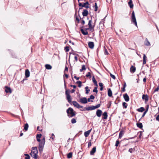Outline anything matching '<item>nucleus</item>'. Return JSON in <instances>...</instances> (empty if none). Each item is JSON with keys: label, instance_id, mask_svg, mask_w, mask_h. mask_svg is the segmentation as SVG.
Instances as JSON below:
<instances>
[{"label": "nucleus", "instance_id": "nucleus-18", "mask_svg": "<svg viewBox=\"0 0 159 159\" xmlns=\"http://www.w3.org/2000/svg\"><path fill=\"white\" fill-rule=\"evenodd\" d=\"M30 72L28 69H26L25 71V76L26 78H28L30 76Z\"/></svg>", "mask_w": 159, "mask_h": 159}, {"label": "nucleus", "instance_id": "nucleus-3", "mask_svg": "<svg viewBox=\"0 0 159 159\" xmlns=\"http://www.w3.org/2000/svg\"><path fill=\"white\" fill-rule=\"evenodd\" d=\"M66 112L68 114V116L69 117H72L76 114L75 111L71 107H69L67 110Z\"/></svg>", "mask_w": 159, "mask_h": 159}, {"label": "nucleus", "instance_id": "nucleus-39", "mask_svg": "<svg viewBox=\"0 0 159 159\" xmlns=\"http://www.w3.org/2000/svg\"><path fill=\"white\" fill-rule=\"evenodd\" d=\"M76 83L78 84V86L79 87H81V86L82 82L81 81H79L76 82Z\"/></svg>", "mask_w": 159, "mask_h": 159}, {"label": "nucleus", "instance_id": "nucleus-6", "mask_svg": "<svg viewBox=\"0 0 159 159\" xmlns=\"http://www.w3.org/2000/svg\"><path fill=\"white\" fill-rule=\"evenodd\" d=\"M45 143V139L44 137L43 139H42L41 141L40 142L39 144V147H43L44 144Z\"/></svg>", "mask_w": 159, "mask_h": 159}, {"label": "nucleus", "instance_id": "nucleus-32", "mask_svg": "<svg viewBox=\"0 0 159 159\" xmlns=\"http://www.w3.org/2000/svg\"><path fill=\"white\" fill-rule=\"evenodd\" d=\"M32 149L33 150L32 151H31L35 152L38 153L37 149L36 147H32Z\"/></svg>", "mask_w": 159, "mask_h": 159}, {"label": "nucleus", "instance_id": "nucleus-42", "mask_svg": "<svg viewBox=\"0 0 159 159\" xmlns=\"http://www.w3.org/2000/svg\"><path fill=\"white\" fill-rule=\"evenodd\" d=\"M86 76L87 77H89V78H91V73L90 72H88L87 74L86 75Z\"/></svg>", "mask_w": 159, "mask_h": 159}, {"label": "nucleus", "instance_id": "nucleus-22", "mask_svg": "<svg viewBox=\"0 0 159 159\" xmlns=\"http://www.w3.org/2000/svg\"><path fill=\"white\" fill-rule=\"evenodd\" d=\"M112 92L110 88L108 89V95L110 97H111L112 96Z\"/></svg>", "mask_w": 159, "mask_h": 159}, {"label": "nucleus", "instance_id": "nucleus-27", "mask_svg": "<svg viewBox=\"0 0 159 159\" xmlns=\"http://www.w3.org/2000/svg\"><path fill=\"white\" fill-rule=\"evenodd\" d=\"M72 102L73 104L75 107H78V106L79 104L76 101H73Z\"/></svg>", "mask_w": 159, "mask_h": 159}, {"label": "nucleus", "instance_id": "nucleus-53", "mask_svg": "<svg viewBox=\"0 0 159 159\" xmlns=\"http://www.w3.org/2000/svg\"><path fill=\"white\" fill-rule=\"evenodd\" d=\"M42 134H37L36 135L37 138H40L41 137Z\"/></svg>", "mask_w": 159, "mask_h": 159}, {"label": "nucleus", "instance_id": "nucleus-16", "mask_svg": "<svg viewBox=\"0 0 159 159\" xmlns=\"http://www.w3.org/2000/svg\"><path fill=\"white\" fill-rule=\"evenodd\" d=\"M144 44L146 46H149L150 45V43L148 41L147 38H146L144 41Z\"/></svg>", "mask_w": 159, "mask_h": 159}, {"label": "nucleus", "instance_id": "nucleus-17", "mask_svg": "<svg viewBox=\"0 0 159 159\" xmlns=\"http://www.w3.org/2000/svg\"><path fill=\"white\" fill-rule=\"evenodd\" d=\"M147 59V57L145 54H143V64L144 65L146 63V60Z\"/></svg>", "mask_w": 159, "mask_h": 159}, {"label": "nucleus", "instance_id": "nucleus-58", "mask_svg": "<svg viewBox=\"0 0 159 159\" xmlns=\"http://www.w3.org/2000/svg\"><path fill=\"white\" fill-rule=\"evenodd\" d=\"M74 78L76 79L77 80H78L79 79V77H77L75 75H74Z\"/></svg>", "mask_w": 159, "mask_h": 159}, {"label": "nucleus", "instance_id": "nucleus-31", "mask_svg": "<svg viewBox=\"0 0 159 159\" xmlns=\"http://www.w3.org/2000/svg\"><path fill=\"white\" fill-rule=\"evenodd\" d=\"M144 110L145 109L143 107H141L137 109V111L140 112H143Z\"/></svg>", "mask_w": 159, "mask_h": 159}, {"label": "nucleus", "instance_id": "nucleus-38", "mask_svg": "<svg viewBox=\"0 0 159 159\" xmlns=\"http://www.w3.org/2000/svg\"><path fill=\"white\" fill-rule=\"evenodd\" d=\"M123 107L125 108H126L127 107V104L125 102H123Z\"/></svg>", "mask_w": 159, "mask_h": 159}, {"label": "nucleus", "instance_id": "nucleus-52", "mask_svg": "<svg viewBox=\"0 0 159 159\" xmlns=\"http://www.w3.org/2000/svg\"><path fill=\"white\" fill-rule=\"evenodd\" d=\"M159 89V86H158V87H157L155 89V90H154V92H156L158 91Z\"/></svg>", "mask_w": 159, "mask_h": 159}, {"label": "nucleus", "instance_id": "nucleus-61", "mask_svg": "<svg viewBox=\"0 0 159 159\" xmlns=\"http://www.w3.org/2000/svg\"><path fill=\"white\" fill-rule=\"evenodd\" d=\"M83 107L82 106H81L79 104L78 106L77 107V108H82Z\"/></svg>", "mask_w": 159, "mask_h": 159}, {"label": "nucleus", "instance_id": "nucleus-21", "mask_svg": "<svg viewBox=\"0 0 159 159\" xmlns=\"http://www.w3.org/2000/svg\"><path fill=\"white\" fill-rule=\"evenodd\" d=\"M128 5H129L130 8H133L134 6V5L132 3V0H130L128 2Z\"/></svg>", "mask_w": 159, "mask_h": 159}, {"label": "nucleus", "instance_id": "nucleus-37", "mask_svg": "<svg viewBox=\"0 0 159 159\" xmlns=\"http://www.w3.org/2000/svg\"><path fill=\"white\" fill-rule=\"evenodd\" d=\"M111 101H109V103H108V104L107 105V108H110L111 107Z\"/></svg>", "mask_w": 159, "mask_h": 159}, {"label": "nucleus", "instance_id": "nucleus-50", "mask_svg": "<svg viewBox=\"0 0 159 159\" xmlns=\"http://www.w3.org/2000/svg\"><path fill=\"white\" fill-rule=\"evenodd\" d=\"M43 147H39V151L40 152H42L43 150Z\"/></svg>", "mask_w": 159, "mask_h": 159}, {"label": "nucleus", "instance_id": "nucleus-59", "mask_svg": "<svg viewBox=\"0 0 159 159\" xmlns=\"http://www.w3.org/2000/svg\"><path fill=\"white\" fill-rule=\"evenodd\" d=\"M70 86L71 87H73V88L74 89H75V88H76V86L75 85H72V84H71L70 85Z\"/></svg>", "mask_w": 159, "mask_h": 159}, {"label": "nucleus", "instance_id": "nucleus-35", "mask_svg": "<svg viewBox=\"0 0 159 159\" xmlns=\"http://www.w3.org/2000/svg\"><path fill=\"white\" fill-rule=\"evenodd\" d=\"M104 53L105 55H108L109 54V53L108 52L107 49L106 48L104 47Z\"/></svg>", "mask_w": 159, "mask_h": 159}, {"label": "nucleus", "instance_id": "nucleus-45", "mask_svg": "<svg viewBox=\"0 0 159 159\" xmlns=\"http://www.w3.org/2000/svg\"><path fill=\"white\" fill-rule=\"evenodd\" d=\"M142 132H143V131H140L138 132V134H139V133H140L139 135V138L140 139H141V136H142Z\"/></svg>", "mask_w": 159, "mask_h": 159}, {"label": "nucleus", "instance_id": "nucleus-60", "mask_svg": "<svg viewBox=\"0 0 159 159\" xmlns=\"http://www.w3.org/2000/svg\"><path fill=\"white\" fill-rule=\"evenodd\" d=\"M99 86L101 87H103V84L102 83H99Z\"/></svg>", "mask_w": 159, "mask_h": 159}, {"label": "nucleus", "instance_id": "nucleus-49", "mask_svg": "<svg viewBox=\"0 0 159 159\" xmlns=\"http://www.w3.org/2000/svg\"><path fill=\"white\" fill-rule=\"evenodd\" d=\"M110 75L111 78H112L114 80H115L116 79V77L115 76L113 75H112L111 73H110Z\"/></svg>", "mask_w": 159, "mask_h": 159}, {"label": "nucleus", "instance_id": "nucleus-4", "mask_svg": "<svg viewBox=\"0 0 159 159\" xmlns=\"http://www.w3.org/2000/svg\"><path fill=\"white\" fill-rule=\"evenodd\" d=\"M101 105V104H98L96 106H92L91 107H85L84 108L87 111H91L94 110L96 108H98L100 107Z\"/></svg>", "mask_w": 159, "mask_h": 159}, {"label": "nucleus", "instance_id": "nucleus-26", "mask_svg": "<svg viewBox=\"0 0 159 159\" xmlns=\"http://www.w3.org/2000/svg\"><path fill=\"white\" fill-rule=\"evenodd\" d=\"M103 117L102 118L104 119H106L107 117V113L106 112H105L102 114Z\"/></svg>", "mask_w": 159, "mask_h": 159}, {"label": "nucleus", "instance_id": "nucleus-36", "mask_svg": "<svg viewBox=\"0 0 159 159\" xmlns=\"http://www.w3.org/2000/svg\"><path fill=\"white\" fill-rule=\"evenodd\" d=\"M85 89L86 90V94H88L89 93V91H90V90L89 89V87L88 86H86L85 87Z\"/></svg>", "mask_w": 159, "mask_h": 159}, {"label": "nucleus", "instance_id": "nucleus-15", "mask_svg": "<svg viewBox=\"0 0 159 159\" xmlns=\"http://www.w3.org/2000/svg\"><path fill=\"white\" fill-rule=\"evenodd\" d=\"M89 12L86 9H84L82 12V15L84 16H86L88 14Z\"/></svg>", "mask_w": 159, "mask_h": 159}, {"label": "nucleus", "instance_id": "nucleus-55", "mask_svg": "<svg viewBox=\"0 0 159 159\" xmlns=\"http://www.w3.org/2000/svg\"><path fill=\"white\" fill-rule=\"evenodd\" d=\"M92 144L91 141L89 142L88 143V148H89L91 146Z\"/></svg>", "mask_w": 159, "mask_h": 159}, {"label": "nucleus", "instance_id": "nucleus-9", "mask_svg": "<svg viewBox=\"0 0 159 159\" xmlns=\"http://www.w3.org/2000/svg\"><path fill=\"white\" fill-rule=\"evenodd\" d=\"M37 153H38L35 152H33L31 151L30 153L31 156L33 158H34V159H37Z\"/></svg>", "mask_w": 159, "mask_h": 159}, {"label": "nucleus", "instance_id": "nucleus-2", "mask_svg": "<svg viewBox=\"0 0 159 159\" xmlns=\"http://www.w3.org/2000/svg\"><path fill=\"white\" fill-rule=\"evenodd\" d=\"M64 88L66 90L65 91V94L66 96V98L68 102L70 104H71L72 103V98L71 97V96L70 94V90H68L67 89L66 85L65 83V79H64Z\"/></svg>", "mask_w": 159, "mask_h": 159}, {"label": "nucleus", "instance_id": "nucleus-64", "mask_svg": "<svg viewBox=\"0 0 159 159\" xmlns=\"http://www.w3.org/2000/svg\"><path fill=\"white\" fill-rule=\"evenodd\" d=\"M156 120L159 121V115H158L156 117Z\"/></svg>", "mask_w": 159, "mask_h": 159}, {"label": "nucleus", "instance_id": "nucleus-12", "mask_svg": "<svg viewBox=\"0 0 159 159\" xmlns=\"http://www.w3.org/2000/svg\"><path fill=\"white\" fill-rule=\"evenodd\" d=\"M88 46L91 49L93 48L94 47V43L93 42H89L88 43Z\"/></svg>", "mask_w": 159, "mask_h": 159}, {"label": "nucleus", "instance_id": "nucleus-1", "mask_svg": "<svg viewBox=\"0 0 159 159\" xmlns=\"http://www.w3.org/2000/svg\"><path fill=\"white\" fill-rule=\"evenodd\" d=\"M92 19L89 20V23L88 24V25H89V27L87 28H86L85 29V30H86V31H85L84 30L81 29L80 30V31L84 35H87L88 34V32L87 31L88 30H89L90 31H91L92 30L94 29V28L95 27V24H94V25H92Z\"/></svg>", "mask_w": 159, "mask_h": 159}, {"label": "nucleus", "instance_id": "nucleus-34", "mask_svg": "<svg viewBox=\"0 0 159 159\" xmlns=\"http://www.w3.org/2000/svg\"><path fill=\"white\" fill-rule=\"evenodd\" d=\"M148 106H148V107L147 108V109H146V110L145 111H144V112H143V115H142V116L141 118H142V117H143L145 116V114H146V113H147V111H148Z\"/></svg>", "mask_w": 159, "mask_h": 159}, {"label": "nucleus", "instance_id": "nucleus-11", "mask_svg": "<svg viewBox=\"0 0 159 159\" xmlns=\"http://www.w3.org/2000/svg\"><path fill=\"white\" fill-rule=\"evenodd\" d=\"M124 98L126 102H128L129 101V97L127 93H125L123 95Z\"/></svg>", "mask_w": 159, "mask_h": 159}, {"label": "nucleus", "instance_id": "nucleus-23", "mask_svg": "<svg viewBox=\"0 0 159 159\" xmlns=\"http://www.w3.org/2000/svg\"><path fill=\"white\" fill-rule=\"evenodd\" d=\"M136 68L134 66H132L130 68V71L131 72L134 73L135 71Z\"/></svg>", "mask_w": 159, "mask_h": 159}, {"label": "nucleus", "instance_id": "nucleus-63", "mask_svg": "<svg viewBox=\"0 0 159 159\" xmlns=\"http://www.w3.org/2000/svg\"><path fill=\"white\" fill-rule=\"evenodd\" d=\"M123 92H124L125 91V88H124V87H123L122 88V90H121Z\"/></svg>", "mask_w": 159, "mask_h": 159}, {"label": "nucleus", "instance_id": "nucleus-20", "mask_svg": "<svg viewBox=\"0 0 159 159\" xmlns=\"http://www.w3.org/2000/svg\"><path fill=\"white\" fill-rule=\"evenodd\" d=\"M91 129H89V130H88L87 131L85 132H84V135L85 137H87L89 135L90 132H91Z\"/></svg>", "mask_w": 159, "mask_h": 159}, {"label": "nucleus", "instance_id": "nucleus-25", "mask_svg": "<svg viewBox=\"0 0 159 159\" xmlns=\"http://www.w3.org/2000/svg\"><path fill=\"white\" fill-rule=\"evenodd\" d=\"M92 80L94 84L95 85H96V86H98V84H97V82L96 81L94 77V76H93L92 77Z\"/></svg>", "mask_w": 159, "mask_h": 159}, {"label": "nucleus", "instance_id": "nucleus-44", "mask_svg": "<svg viewBox=\"0 0 159 159\" xmlns=\"http://www.w3.org/2000/svg\"><path fill=\"white\" fill-rule=\"evenodd\" d=\"M97 86L96 87H95L94 89H93V92H95L96 93H98V90H97Z\"/></svg>", "mask_w": 159, "mask_h": 159}, {"label": "nucleus", "instance_id": "nucleus-7", "mask_svg": "<svg viewBox=\"0 0 159 159\" xmlns=\"http://www.w3.org/2000/svg\"><path fill=\"white\" fill-rule=\"evenodd\" d=\"M142 98L143 100H144L145 102H147L148 100V96L147 94H143Z\"/></svg>", "mask_w": 159, "mask_h": 159}, {"label": "nucleus", "instance_id": "nucleus-41", "mask_svg": "<svg viewBox=\"0 0 159 159\" xmlns=\"http://www.w3.org/2000/svg\"><path fill=\"white\" fill-rule=\"evenodd\" d=\"M25 156H26L25 158V159H30V156L27 154H24Z\"/></svg>", "mask_w": 159, "mask_h": 159}, {"label": "nucleus", "instance_id": "nucleus-46", "mask_svg": "<svg viewBox=\"0 0 159 159\" xmlns=\"http://www.w3.org/2000/svg\"><path fill=\"white\" fill-rule=\"evenodd\" d=\"M71 123L72 124L75 123L76 122V119L75 118H73L71 120Z\"/></svg>", "mask_w": 159, "mask_h": 159}, {"label": "nucleus", "instance_id": "nucleus-47", "mask_svg": "<svg viewBox=\"0 0 159 159\" xmlns=\"http://www.w3.org/2000/svg\"><path fill=\"white\" fill-rule=\"evenodd\" d=\"M65 50L66 52H69V47L68 46H66L65 48Z\"/></svg>", "mask_w": 159, "mask_h": 159}, {"label": "nucleus", "instance_id": "nucleus-51", "mask_svg": "<svg viewBox=\"0 0 159 159\" xmlns=\"http://www.w3.org/2000/svg\"><path fill=\"white\" fill-rule=\"evenodd\" d=\"M68 71V68L66 66L65 67V70L64 72V73H65V72L66 71Z\"/></svg>", "mask_w": 159, "mask_h": 159}, {"label": "nucleus", "instance_id": "nucleus-28", "mask_svg": "<svg viewBox=\"0 0 159 159\" xmlns=\"http://www.w3.org/2000/svg\"><path fill=\"white\" fill-rule=\"evenodd\" d=\"M136 125L140 129H142L143 127V125L141 123H137Z\"/></svg>", "mask_w": 159, "mask_h": 159}, {"label": "nucleus", "instance_id": "nucleus-43", "mask_svg": "<svg viewBox=\"0 0 159 159\" xmlns=\"http://www.w3.org/2000/svg\"><path fill=\"white\" fill-rule=\"evenodd\" d=\"M83 7H84L85 6H86V5H89L88 2H83Z\"/></svg>", "mask_w": 159, "mask_h": 159}, {"label": "nucleus", "instance_id": "nucleus-56", "mask_svg": "<svg viewBox=\"0 0 159 159\" xmlns=\"http://www.w3.org/2000/svg\"><path fill=\"white\" fill-rule=\"evenodd\" d=\"M133 148H130L129 149V152L130 153H132L133 152Z\"/></svg>", "mask_w": 159, "mask_h": 159}, {"label": "nucleus", "instance_id": "nucleus-54", "mask_svg": "<svg viewBox=\"0 0 159 159\" xmlns=\"http://www.w3.org/2000/svg\"><path fill=\"white\" fill-rule=\"evenodd\" d=\"M81 68L82 69V70H85L86 68L85 67V66L84 65H82Z\"/></svg>", "mask_w": 159, "mask_h": 159}, {"label": "nucleus", "instance_id": "nucleus-19", "mask_svg": "<svg viewBox=\"0 0 159 159\" xmlns=\"http://www.w3.org/2000/svg\"><path fill=\"white\" fill-rule=\"evenodd\" d=\"M95 98V97L93 95H91L90 96V98H89L87 100V102H93V101L92 100H90V99H92V100H93Z\"/></svg>", "mask_w": 159, "mask_h": 159}, {"label": "nucleus", "instance_id": "nucleus-62", "mask_svg": "<svg viewBox=\"0 0 159 159\" xmlns=\"http://www.w3.org/2000/svg\"><path fill=\"white\" fill-rule=\"evenodd\" d=\"M79 2V3L78 5H79V6L82 7H83V4H82V3L81 2Z\"/></svg>", "mask_w": 159, "mask_h": 159}, {"label": "nucleus", "instance_id": "nucleus-24", "mask_svg": "<svg viewBox=\"0 0 159 159\" xmlns=\"http://www.w3.org/2000/svg\"><path fill=\"white\" fill-rule=\"evenodd\" d=\"M124 133V132L123 130H121L120 131L119 134V139H121Z\"/></svg>", "mask_w": 159, "mask_h": 159}, {"label": "nucleus", "instance_id": "nucleus-57", "mask_svg": "<svg viewBox=\"0 0 159 159\" xmlns=\"http://www.w3.org/2000/svg\"><path fill=\"white\" fill-rule=\"evenodd\" d=\"M76 20L77 21L78 23H79L80 22V19H79V18L77 17V16H76Z\"/></svg>", "mask_w": 159, "mask_h": 159}, {"label": "nucleus", "instance_id": "nucleus-29", "mask_svg": "<svg viewBox=\"0 0 159 159\" xmlns=\"http://www.w3.org/2000/svg\"><path fill=\"white\" fill-rule=\"evenodd\" d=\"M46 68L48 70H50L52 69V66L49 64H46L45 66Z\"/></svg>", "mask_w": 159, "mask_h": 159}, {"label": "nucleus", "instance_id": "nucleus-33", "mask_svg": "<svg viewBox=\"0 0 159 159\" xmlns=\"http://www.w3.org/2000/svg\"><path fill=\"white\" fill-rule=\"evenodd\" d=\"M72 152H70L68 153L67 155V158L69 159L72 157Z\"/></svg>", "mask_w": 159, "mask_h": 159}, {"label": "nucleus", "instance_id": "nucleus-14", "mask_svg": "<svg viewBox=\"0 0 159 159\" xmlns=\"http://www.w3.org/2000/svg\"><path fill=\"white\" fill-rule=\"evenodd\" d=\"M5 91L6 93H11V91L10 88L8 87L7 86H5Z\"/></svg>", "mask_w": 159, "mask_h": 159}, {"label": "nucleus", "instance_id": "nucleus-10", "mask_svg": "<svg viewBox=\"0 0 159 159\" xmlns=\"http://www.w3.org/2000/svg\"><path fill=\"white\" fill-rule=\"evenodd\" d=\"M102 110L99 109L97 110L96 112V115L98 117H100L102 114Z\"/></svg>", "mask_w": 159, "mask_h": 159}, {"label": "nucleus", "instance_id": "nucleus-40", "mask_svg": "<svg viewBox=\"0 0 159 159\" xmlns=\"http://www.w3.org/2000/svg\"><path fill=\"white\" fill-rule=\"evenodd\" d=\"M94 7H95V8L94 11H96L98 10V7L97 3L96 2L95 3Z\"/></svg>", "mask_w": 159, "mask_h": 159}, {"label": "nucleus", "instance_id": "nucleus-13", "mask_svg": "<svg viewBox=\"0 0 159 159\" xmlns=\"http://www.w3.org/2000/svg\"><path fill=\"white\" fill-rule=\"evenodd\" d=\"M96 151V147H94L92 150L90 151V154L91 155H94V153Z\"/></svg>", "mask_w": 159, "mask_h": 159}, {"label": "nucleus", "instance_id": "nucleus-48", "mask_svg": "<svg viewBox=\"0 0 159 159\" xmlns=\"http://www.w3.org/2000/svg\"><path fill=\"white\" fill-rule=\"evenodd\" d=\"M119 143L120 142L119 140H117L116 141L115 146L116 147H117L118 146V145L119 144Z\"/></svg>", "mask_w": 159, "mask_h": 159}, {"label": "nucleus", "instance_id": "nucleus-5", "mask_svg": "<svg viewBox=\"0 0 159 159\" xmlns=\"http://www.w3.org/2000/svg\"><path fill=\"white\" fill-rule=\"evenodd\" d=\"M131 21L133 23L135 26H137V21L135 18L134 11H133L132 13Z\"/></svg>", "mask_w": 159, "mask_h": 159}, {"label": "nucleus", "instance_id": "nucleus-8", "mask_svg": "<svg viewBox=\"0 0 159 159\" xmlns=\"http://www.w3.org/2000/svg\"><path fill=\"white\" fill-rule=\"evenodd\" d=\"M80 102L82 103L86 104L87 103V100L86 98L84 97L80 99Z\"/></svg>", "mask_w": 159, "mask_h": 159}, {"label": "nucleus", "instance_id": "nucleus-30", "mask_svg": "<svg viewBox=\"0 0 159 159\" xmlns=\"http://www.w3.org/2000/svg\"><path fill=\"white\" fill-rule=\"evenodd\" d=\"M29 127V125L28 123H26L24 127V129L25 131H27Z\"/></svg>", "mask_w": 159, "mask_h": 159}]
</instances>
